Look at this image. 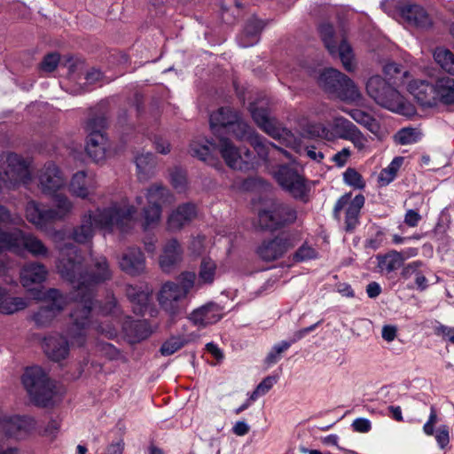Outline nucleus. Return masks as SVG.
Masks as SVG:
<instances>
[{"label":"nucleus","instance_id":"f257e3e1","mask_svg":"<svg viewBox=\"0 0 454 454\" xmlns=\"http://www.w3.org/2000/svg\"><path fill=\"white\" fill-rule=\"evenodd\" d=\"M90 262L84 264L79 249L69 244L60 249V259L57 265L59 273L74 289L72 298L75 305L70 317L74 318L79 330L77 336H74L79 344L84 340L82 330L88 324V317L90 316L94 305L96 287L111 279L113 275L106 256L93 255L90 253Z\"/></svg>","mask_w":454,"mask_h":454},{"label":"nucleus","instance_id":"f03ea898","mask_svg":"<svg viewBox=\"0 0 454 454\" xmlns=\"http://www.w3.org/2000/svg\"><path fill=\"white\" fill-rule=\"evenodd\" d=\"M137 209L129 205L126 199L114 202L109 207L89 211L82 216L81 223L72 231V239L80 244L90 243L94 236L95 228L106 231L118 230L121 232L129 231L135 221Z\"/></svg>","mask_w":454,"mask_h":454},{"label":"nucleus","instance_id":"7ed1b4c3","mask_svg":"<svg viewBox=\"0 0 454 454\" xmlns=\"http://www.w3.org/2000/svg\"><path fill=\"white\" fill-rule=\"evenodd\" d=\"M209 122L215 135L227 133L233 135L239 140L247 141L262 159L267 158L270 147L278 149L273 143L266 141L254 132L239 113L230 107H221L211 114Z\"/></svg>","mask_w":454,"mask_h":454},{"label":"nucleus","instance_id":"20e7f679","mask_svg":"<svg viewBox=\"0 0 454 454\" xmlns=\"http://www.w3.org/2000/svg\"><path fill=\"white\" fill-rule=\"evenodd\" d=\"M218 151L227 166L232 169L247 171L254 167V155L247 148H238L228 138H220L218 145L208 140H192L189 152L192 156L208 164H214Z\"/></svg>","mask_w":454,"mask_h":454},{"label":"nucleus","instance_id":"39448f33","mask_svg":"<svg viewBox=\"0 0 454 454\" xmlns=\"http://www.w3.org/2000/svg\"><path fill=\"white\" fill-rule=\"evenodd\" d=\"M51 197L53 207L42 205L34 200L27 201L26 205L27 220L40 231H45L49 224L63 221L73 213L74 203L67 195L56 192Z\"/></svg>","mask_w":454,"mask_h":454},{"label":"nucleus","instance_id":"423d86ee","mask_svg":"<svg viewBox=\"0 0 454 454\" xmlns=\"http://www.w3.org/2000/svg\"><path fill=\"white\" fill-rule=\"evenodd\" d=\"M366 92L378 105L399 114L411 117L416 114L414 106L381 76L373 75L366 82Z\"/></svg>","mask_w":454,"mask_h":454},{"label":"nucleus","instance_id":"0eeeda50","mask_svg":"<svg viewBox=\"0 0 454 454\" xmlns=\"http://www.w3.org/2000/svg\"><path fill=\"white\" fill-rule=\"evenodd\" d=\"M4 251L21 255L27 252L36 258H47L50 249L35 235L20 229L5 231L0 229V254Z\"/></svg>","mask_w":454,"mask_h":454},{"label":"nucleus","instance_id":"6e6552de","mask_svg":"<svg viewBox=\"0 0 454 454\" xmlns=\"http://www.w3.org/2000/svg\"><path fill=\"white\" fill-rule=\"evenodd\" d=\"M21 380L29 396L37 405L48 406L55 402L56 385L50 380L41 367L27 368Z\"/></svg>","mask_w":454,"mask_h":454},{"label":"nucleus","instance_id":"1a4fd4ad","mask_svg":"<svg viewBox=\"0 0 454 454\" xmlns=\"http://www.w3.org/2000/svg\"><path fill=\"white\" fill-rule=\"evenodd\" d=\"M319 85L328 93L341 101L354 103L362 98V94L356 83L340 71L328 68L318 78Z\"/></svg>","mask_w":454,"mask_h":454},{"label":"nucleus","instance_id":"9d476101","mask_svg":"<svg viewBox=\"0 0 454 454\" xmlns=\"http://www.w3.org/2000/svg\"><path fill=\"white\" fill-rule=\"evenodd\" d=\"M0 179L10 187L27 184L31 181L29 162L16 153L1 154Z\"/></svg>","mask_w":454,"mask_h":454},{"label":"nucleus","instance_id":"9b49d317","mask_svg":"<svg viewBox=\"0 0 454 454\" xmlns=\"http://www.w3.org/2000/svg\"><path fill=\"white\" fill-rule=\"evenodd\" d=\"M72 325L68 327L67 331V336L54 334L50 335L43 340V350L46 356L54 362H61L65 360L68 355L70 350V345L68 343L67 338H69L72 341V345L82 346L86 340V328L89 326L90 320V317H88V324L84 326L82 332L84 333V340L82 343H78L75 340L74 336H77L79 330L77 326L74 325V320L71 317Z\"/></svg>","mask_w":454,"mask_h":454},{"label":"nucleus","instance_id":"f8f14e48","mask_svg":"<svg viewBox=\"0 0 454 454\" xmlns=\"http://www.w3.org/2000/svg\"><path fill=\"white\" fill-rule=\"evenodd\" d=\"M249 110L254 122L265 133L286 146L295 145V136L289 129L281 127L276 119L271 118L267 108L252 103L250 104Z\"/></svg>","mask_w":454,"mask_h":454},{"label":"nucleus","instance_id":"ddd939ff","mask_svg":"<svg viewBox=\"0 0 454 454\" xmlns=\"http://www.w3.org/2000/svg\"><path fill=\"white\" fill-rule=\"evenodd\" d=\"M106 123L105 117L94 116L90 118L85 125L88 133L86 151L95 162L103 160L109 150L108 139L104 134Z\"/></svg>","mask_w":454,"mask_h":454},{"label":"nucleus","instance_id":"4468645a","mask_svg":"<svg viewBox=\"0 0 454 454\" xmlns=\"http://www.w3.org/2000/svg\"><path fill=\"white\" fill-rule=\"evenodd\" d=\"M147 206L143 207L145 226L148 228L157 224L161 217L162 206L174 202V196L169 190L160 184L151 185L145 194Z\"/></svg>","mask_w":454,"mask_h":454},{"label":"nucleus","instance_id":"2eb2a0df","mask_svg":"<svg viewBox=\"0 0 454 454\" xmlns=\"http://www.w3.org/2000/svg\"><path fill=\"white\" fill-rule=\"evenodd\" d=\"M40 299L47 304L33 315V320L38 326L50 325L68 303V297L55 288L46 291Z\"/></svg>","mask_w":454,"mask_h":454},{"label":"nucleus","instance_id":"dca6fc26","mask_svg":"<svg viewBox=\"0 0 454 454\" xmlns=\"http://www.w3.org/2000/svg\"><path fill=\"white\" fill-rule=\"evenodd\" d=\"M319 33L329 53L332 56L338 55L344 68L348 72L353 71L355 68L354 55L351 46L346 40L341 39L338 42L334 36L333 26L328 23L320 25Z\"/></svg>","mask_w":454,"mask_h":454},{"label":"nucleus","instance_id":"f3484780","mask_svg":"<svg viewBox=\"0 0 454 454\" xmlns=\"http://www.w3.org/2000/svg\"><path fill=\"white\" fill-rule=\"evenodd\" d=\"M278 184L294 199L308 200L309 186L305 178L288 165H282L276 172Z\"/></svg>","mask_w":454,"mask_h":454},{"label":"nucleus","instance_id":"a211bd4d","mask_svg":"<svg viewBox=\"0 0 454 454\" xmlns=\"http://www.w3.org/2000/svg\"><path fill=\"white\" fill-rule=\"evenodd\" d=\"M299 241L295 233H281L273 239H266L257 248L259 257L265 262H273L283 257Z\"/></svg>","mask_w":454,"mask_h":454},{"label":"nucleus","instance_id":"6ab92c4d","mask_svg":"<svg viewBox=\"0 0 454 454\" xmlns=\"http://www.w3.org/2000/svg\"><path fill=\"white\" fill-rule=\"evenodd\" d=\"M355 128L356 125L352 121L340 115L333 117L327 125L321 123L311 125L309 132L327 141L346 140Z\"/></svg>","mask_w":454,"mask_h":454},{"label":"nucleus","instance_id":"aec40b11","mask_svg":"<svg viewBox=\"0 0 454 454\" xmlns=\"http://www.w3.org/2000/svg\"><path fill=\"white\" fill-rule=\"evenodd\" d=\"M258 218L262 228L276 230L285 224L293 223L297 218V213L291 206L275 203L270 210L260 211Z\"/></svg>","mask_w":454,"mask_h":454},{"label":"nucleus","instance_id":"412c9836","mask_svg":"<svg viewBox=\"0 0 454 454\" xmlns=\"http://www.w3.org/2000/svg\"><path fill=\"white\" fill-rule=\"evenodd\" d=\"M35 420L29 416L0 415V433L16 440L26 439L35 428Z\"/></svg>","mask_w":454,"mask_h":454},{"label":"nucleus","instance_id":"4be33fe9","mask_svg":"<svg viewBox=\"0 0 454 454\" xmlns=\"http://www.w3.org/2000/svg\"><path fill=\"white\" fill-rule=\"evenodd\" d=\"M38 187L47 196H53L67 185L62 170L52 161L47 162L37 173Z\"/></svg>","mask_w":454,"mask_h":454},{"label":"nucleus","instance_id":"5701e85b","mask_svg":"<svg viewBox=\"0 0 454 454\" xmlns=\"http://www.w3.org/2000/svg\"><path fill=\"white\" fill-rule=\"evenodd\" d=\"M185 298L184 292L175 282L163 284L157 296L160 308L172 317L182 312V302Z\"/></svg>","mask_w":454,"mask_h":454},{"label":"nucleus","instance_id":"b1692460","mask_svg":"<svg viewBox=\"0 0 454 454\" xmlns=\"http://www.w3.org/2000/svg\"><path fill=\"white\" fill-rule=\"evenodd\" d=\"M364 204V197L363 195H356L350 200V195L344 194L334 205L333 216L339 219L340 211L347 206L345 217L346 230L348 231H352L358 223L359 214Z\"/></svg>","mask_w":454,"mask_h":454},{"label":"nucleus","instance_id":"393cba45","mask_svg":"<svg viewBox=\"0 0 454 454\" xmlns=\"http://www.w3.org/2000/svg\"><path fill=\"white\" fill-rule=\"evenodd\" d=\"M120 269L128 275L138 276L145 270V258L138 247H129L119 259Z\"/></svg>","mask_w":454,"mask_h":454},{"label":"nucleus","instance_id":"a878e982","mask_svg":"<svg viewBox=\"0 0 454 454\" xmlns=\"http://www.w3.org/2000/svg\"><path fill=\"white\" fill-rule=\"evenodd\" d=\"M97 187L98 183L94 175L85 171L74 174L68 185L69 192L81 199H86L93 194Z\"/></svg>","mask_w":454,"mask_h":454},{"label":"nucleus","instance_id":"bb28decb","mask_svg":"<svg viewBox=\"0 0 454 454\" xmlns=\"http://www.w3.org/2000/svg\"><path fill=\"white\" fill-rule=\"evenodd\" d=\"M197 215L196 206L184 203L175 208L168 215L167 225L171 231H177L188 225Z\"/></svg>","mask_w":454,"mask_h":454},{"label":"nucleus","instance_id":"cd10ccee","mask_svg":"<svg viewBox=\"0 0 454 454\" xmlns=\"http://www.w3.org/2000/svg\"><path fill=\"white\" fill-rule=\"evenodd\" d=\"M223 317L222 308L214 302H208L194 309L189 316V319L200 327L218 322Z\"/></svg>","mask_w":454,"mask_h":454},{"label":"nucleus","instance_id":"c85d7f7f","mask_svg":"<svg viewBox=\"0 0 454 454\" xmlns=\"http://www.w3.org/2000/svg\"><path fill=\"white\" fill-rule=\"evenodd\" d=\"M407 90L422 106L436 105V91L434 84L424 80H414L409 82Z\"/></svg>","mask_w":454,"mask_h":454},{"label":"nucleus","instance_id":"c756f323","mask_svg":"<svg viewBox=\"0 0 454 454\" xmlns=\"http://www.w3.org/2000/svg\"><path fill=\"white\" fill-rule=\"evenodd\" d=\"M182 247L176 239H172L164 245L159 263L163 271L169 272L182 261Z\"/></svg>","mask_w":454,"mask_h":454},{"label":"nucleus","instance_id":"7c9ffc66","mask_svg":"<svg viewBox=\"0 0 454 454\" xmlns=\"http://www.w3.org/2000/svg\"><path fill=\"white\" fill-rule=\"evenodd\" d=\"M47 274L48 271L43 264L28 262L20 270V282L24 287L29 288L34 284L43 283Z\"/></svg>","mask_w":454,"mask_h":454},{"label":"nucleus","instance_id":"2f4dec72","mask_svg":"<svg viewBox=\"0 0 454 454\" xmlns=\"http://www.w3.org/2000/svg\"><path fill=\"white\" fill-rule=\"evenodd\" d=\"M418 254L416 248H409L403 256L402 253L393 250L385 255H379L378 266L382 271L392 272L401 267L405 258L415 256Z\"/></svg>","mask_w":454,"mask_h":454},{"label":"nucleus","instance_id":"473e14b6","mask_svg":"<svg viewBox=\"0 0 454 454\" xmlns=\"http://www.w3.org/2000/svg\"><path fill=\"white\" fill-rule=\"evenodd\" d=\"M126 294L132 303L134 313L144 315L149 304L151 290L143 289L141 286H127Z\"/></svg>","mask_w":454,"mask_h":454},{"label":"nucleus","instance_id":"72a5a7b5","mask_svg":"<svg viewBox=\"0 0 454 454\" xmlns=\"http://www.w3.org/2000/svg\"><path fill=\"white\" fill-rule=\"evenodd\" d=\"M402 15L409 23L421 28H427L432 25V20L426 10L417 4L403 7Z\"/></svg>","mask_w":454,"mask_h":454},{"label":"nucleus","instance_id":"f704fd0d","mask_svg":"<svg viewBox=\"0 0 454 454\" xmlns=\"http://www.w3.org/2000/svg\"><path fill=\"white\" fill-rule=\"evenodd\" d=\"M27 306V299L11 296L5 288L0 286V313L11 315L26 309Z\"/></svg>","mask_w":454,"mask_h":454},{"label":"nucleus","instance_id":"c9c22d12","mask_svg":"<svg viewBox=\"0 0 454 454\" xmlns=\"http://www.w3.org/2000/svg\"><path fill=\"white\" fill-rule=\"evenodd\" d=\"M263 28L262 20L257 19L249 20L243 32L239 35L238 41L239 44L243 48L254 46L259 41V35Z\"/></svg>","mask_w":454,"mask_h":454},{"label":"nucleus","instance_id":"e433bc0d","mask_svg":"<svg viewBox=\"0 0 454 454\" xmlns=\"http://www.w3.org/2000/svg\"><path fill=\"white\" fill-rule=\"evenodd\" d=\"M341 111L348 114L356 122L366 128L372 133L377 135L380 130L379 121L367 112L360 109H346Z\"/></svg>","mask_w":454,"mask_h":454},{"label":"nucleus","instance_id":"4c0bfd02","mask_svg":"<svg viewBox=\"0 0 454 454\" xmlns=\"http://www.w3.org/2000/svg\"><path fill=\"white\" fill-rule=\"evenodd\" d=\"M135 162L137 170V177L140 181H147L154 174V157L150 152L136 156Z\"/></svg>","mask_w":454,"mask_h":454},{"label":"nucleus","instance_id":"58836bf2","mask_svg":"<svg viewBox=\"0 0 454 454\" xmlns=\"http://www.w3.org/2000/svg\"><path fill=\"white\" fill-rule=\"evenodd\" d=\"M436 91V103L438 101L444 105L454 103V79L443 77L437 80L434 84Z\"/></svg>","mask_w":454,"mask_h":454},{"label":"nucleus","instance_id":"ea45409f","mask_svg":"<svg viewBox=\"0 0 454 454\" xmlns=\"http://www.w3.org/2000/svg\"><path fill=\"white\" fill-rule=\"evenodd\" d=\"M122 329L126 335L137 341L147 338L151 333L148 324L145 320L129 319L123 323Z\"/></svg>","mask_w":454,"mask_h":454},{"label":"nucleus","instance_id":"a19ab883","mask_svg":"<svg viewBox=\"0 0 454 454\" xmlns=\"http://www.w3.org/2000/svg\"><path fill=\"white\" fill-rule=\"evenodd\" d=\"M434 59L444 72L454 74V53L450 50L437 48L434 52Z\"/></svg>","mask_w":454,"mask_h":454},{"label":"nucleus","instance_id":"79ce46f5","mask_svg":"<svg viewBox=\"0 0 454 454\" xmlns=\"http://www.w3.org/2000/svg\"><path fill=\"white\" fill-rule=\"evenodd\" d=\"M403 157H395L387 168L380 171L379 176V183L381 186L389 184L395 178L397 172L403 164Z\"/></svg>","mask_w":454,"mask_h":454},{"label":"nucleus","instance_id":"37998d69","mask_svg":"<svg viewBox=\"0 0 454 454\" xmlns=\"http://www.w3.org/2000/svg\"><path fill=\"white\" fill-rule=\"evenodd\" d=\"M216 272V264L210 258H204L201 261L200 272H199V282L200 286L202 284H212Z\"/></svg>","mask_w":454,"mask_h":454},{"label":"nucleus","instance_id":"c03bdc74","mask_svg":"<svg viewBox=\"0 0 454 454\" xmlns=\"http://www.w3.org/2000/svg\"><path fill=\"white\" fill-rule=\"evenodd\" d=\"M191 340V338L184 336H173L161 345L160 354L165 356L173 355Z\"/></svg>","mask_w":454,"mask_h":454},{"label":"nucleus","instance_id":"a18cd8bd","mask_svg":"<svg viewBox=\"0 0 454 454\" xmlns=\"http://www.w3.org/2000/svg\"><path fill=\"white\" fill-rule=\"evenodd\" d=\"M420 138L421 133L415 128H403L395 135V141L402 145L415 144Z\"/></svg>","mask_w":454,"mask_h":454},{"label":"nucleus","instance_id":"49530a36","mask_svg":"<svg viewBox=\"0 0 454 454\" xmlns=\"http://www.w3.org/2000/svg\"><path fill=\"white\" fill-rule=\"evenodd\" d=\"M291 345L292 342L287 340L275 344L265 358L266 364L269 365L276 364L281 358L282 353L286 351Z\"/></svg>","mask_w":454,"mask_h":454},{"label":"nucleus","instance_id":"de8ad7c7","mask_svg":"<svg viewBox=\"0 0 454 454\" xmlns=\"http://www.w3.org/2000/svg\"><path fill=\"white\" fill-rule=\"evenodd\" d=\"M317 257V250L311 246L304 243L293 254V260L296 262H301L307 260L316 259Z\"/></svg>","mask_w":454,"mask_h":454},{"label":"nucleus","instance_id":"09e8293b","mask_svg":"<svg viewBox=\"0 0 454 454\" xmlns=\"http://www.w3.org/2000/svg\"><path fill=\"white\" fill-rule=\"evenodd\" d=\"M289 147L294 149L300 155L307 156L310 160H315L317 162H320L324 159L323 153L317 151L314 145L301 147L297 139L295 145Z\"/></svg>","mask_w":454,"mask_h":454},{"label":"nucleus","instance_id":"8fccbe9b","mask_svg":"<svg viewBox=\"0 0 454 454\" xmlns=\"http://www.w3.org/2000/svg\"><path fill=\"white\" fill-rule=\"evenodd\" d=\"M278 381L277 377L268 376L261 381L254 391L250 395V400L255 401L260 395H264Z\"/></svg>","mask_w":454,"mask_h":454},{"label":"nucleus","instance_id":"3c124183","mask_svg":"<svg viewBox=\"0 0 454 454\" xmlns=\"http://www.w3.org/2000/svg\"><path fill=\"white\" fill-rule=\"evenodd\" d=\"M170 182L173 187L178 192L185 191L187 186V179L184 171L176 168L170 173Z\"/></svg>","mask_w":454,"mask_h":454},{"label":"nucleus","instance_id":"603ef678","mask_svg":"<svg viewBox=\"0 0 454 454\" xmlns=\"http://www.w3.org/2000/svg\"><path fill=\"white\" fill-rule=\"evenodd\" d=\"M178 280L180 282V284H178L179 289L184 292V295L187 296L189 292L195 286L196 275L192 271H184L180 274Z\"/></svg>","mask_w":454,"mask_h":454},{"label":"nucleus","instance_id":"864d4df0","mask_svg":"<svg viewBox=\"0 0 454 454\" xmlns=\"http://www.w3.org/2000/svg\"><path fill=\"white\" fill-rule=\"evenodd\" d=\"M345 183L350 186L361 189L364 186L362 176L354 168H348L343 174Z\"/></svg>","mask_w":454,"mask_h":454},{"label":"nucleus","instance_id":"5fc2aeb1","mask_svg":"<svg viewBox=\"0 0 454 454\" xmlns=\"http://www.w3.org/2000/svg\"><path fill=\"white\" fill-rule=\"evenodd\" d=\"M346 140L350 141L360 151L364 149L367 144V138L356 126Z\"/></svg>","mask_w":454,"mask_h":454},{"label":"nucleus","instance_id":"6e6d98bb","mask_svg":"<svg viewBox=\"0 0 454 454\" xmlns=\"http://www.w3.org/2000/svg\"><path fill=\"white\" fill-rule=\"evenodd\" d=\"M21 223L23 220L20 215H12L5 207L0 205V223L18 225Z\"/></svg>","mask_w":454,"mask_h":454},{"label":"nucleus","instance_id":"4d7b16f0","mask_svg":"<svg viewBox=\"0 0 454 454\" xmlns=\"http://www.w3.org/2000/svg\"><path fill=\"white\" fill-rule=\"evenodd\" d=\"M59 62V55L57 53H51L44 57L41 63V69L44 72H52Z\"/></svg>","mask_w":454,"mask_h":454},{"label":"nucleus","instance_id":"13d9d810","mask_svg":"<svg viewBox=\"0 0 454 454\" xmlns=\"http://www.w3.org/2000/svg\"><path fill=\"white\" fill-rule=\"evenodd\" d=\"M59 429L60 421L57 419H52L47 423V425L43 428L42 434L51 439H55Z\"/></svg>","mask_w":454,"mask_h":454},{"label":"nucleus","instance_id":"bf43d9fd","mask_svg":"<svg viewBox=\"0 0 454 454\" xmlns=\"http://www.w3.org/2000/svg\"><path fill=\"white\" fill-rule=\"evenodd\" d=\"M436 442L441 449L445 448L450 442L449 427L441 426L435 434Z\"/></svg>","mask_w":454,"mask_h":454},{"label":"nucleus","instance_id":"052dcab7","mask_svg":"<svg viewBox=\"0 0 454 454\" xmlns=\"http://www.w3.org/2000/svg\"><path fill=\"white\" fill-rule=\"evenodd\" d=\"M352 427L356 432L359 433H367L372 428L371 421L364 418L356 419L352 423Z\"/></svg>","mask_w":454,"mask_h":454},{"label":"nucleus","instance_id":"680f3d73","mask_svg":"<svg viewBox=\"0 0 454 454\" xmlns=\"http://www.w3.org/2000/svg\"><path fill=\"white\" fill-rule=\"evenodd\" d=\"M422 266L420 261H415L407 264L402 271V276L404 278H410L412 276H416V273L419 272V268Z\"/></svg>","mask_w":454,"mask_h":454},{"label":"nucleus","instance_id":"e2e57ef3","mask_svg":"<svg viewBox=\"0 0 454 454\" xmlns=\"http://www.w3.org/2000/svg\"><path fill=\"white\" fill-rule=\"evenodd\" d=\"M320 324H321V321H318L316 324L311 325L310 326H308V327L302 328V329H301L299 331H296L294 333L293 338H292V340L289 342H292V344H293V343L301 340L307 334H309V333L313 332Z\"/></svg>","mask_w":454,"mask_h":454},{"label":"nucleus","instance_id":"0e129e2a","mask_svg":"<svg viewBox=\"0 0 454 454\" xmlns=\"http://www.w3.org/2000/svg\"><path fill=\"white\" fill-rule=\"evenodd\" d=\"M421 220V215L413 209H409L406 211L404 216V223L410 227H416L419 221Z\"/></svg>","mask_w":454,"mask_h":454},{"label":"nucleus","instance_id":"69168bd1","mask_svg":"<svg viewBox=\"0 0 454 454\" xmlns=\"http://www.w3.org/2000/svg\"><path fill=\"white\" fill-rule=\"evenodd\" d=\"M155 149L158 153L167 154L170 152V144L160 137H155L153 139Z\"/></svg>","mask_w":454,"mask_h":454},{"label":"nucleus","instance_id":"338daca9","mask_svg":"<svg viewBox=\"0 0 454 454\" xmlns=\"http://www.w3.org/2000/svg\"><path fill=\"white\" fill-rule=\"evenodd\" d=\"M250 430V427L245 421H237L232 427V432L238 436L246 435Z\"/></svg>","mask_w":454,"mask_h":454},{"label":"nucleus","instance_id":"774afa93","mask_svg":"<svg viewBox=\"0 0 454 454\" xmlns=\"http://www.w3.org/2000/svg\"><path fill=\"white\" fill-rule=\"evenodd\" d=\"M383 72L389 80L395 78V74H400L401 69L399 65L391 62L384 66Z\"/></svg>","mask_w":454,"mask_h":454}]
</instances>
